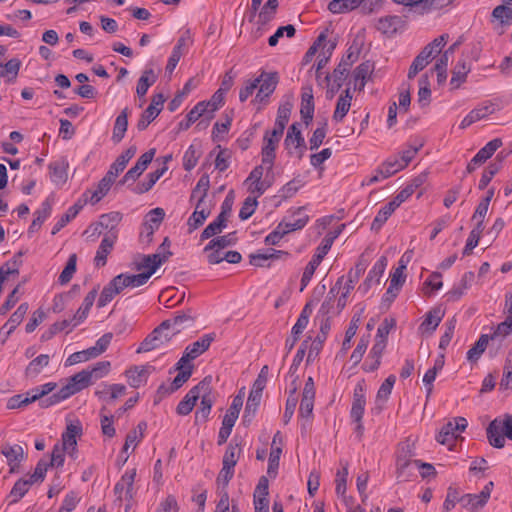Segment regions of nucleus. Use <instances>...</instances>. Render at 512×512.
Wrapping results in <instances>:
<instances>
[{"label":"nucleus","instance_id":"obj_1","mask_svg":"<svg viewBox=\"0 0 512 512\" xmlns=\"http://www.w3.org/2000/svg\"><path fill=\"white\" fill-rule=\"evenodd\" d=\"M486 433L491 446L503 448L505 437L512 440V415L505 414L502 418H495L488 425Z\"/></svg>","mask_w":512,"mask_h":512},{"label":"nucleus","instance_id":"obj_2","mask_svg":"<svg viewBox=\"0 0 512 512\" xmlns=\"http://www.w3.org/2000/svg\"><path fill=\"white\" fill-rule=\"evenodd\" d=\"M280 77L278 72H266L262 70L257 78H255L256 87L258 91L254 98V102L264 103L268 102L269 97L274 93Z\"/></svg>","mask_w":512,"mask_h":512},{"label":"nucleus","instance_id":"obj_3","mask_svg":"<svg viewBox=\"0 0 512 512\" xmlns=\"http://www.w3.org/2000/svg\"><path fill=\"white\" fill-rule=\"evenodd\" d=\"M467 424V420L464 417L453 418L441 428L436 440L442 445H447L452 450L454 442L460 438V433L466 429Z\"/></svg>","mask_w":512,"mask_h":512},{"label":"nucleus","instance_id":"obj_4","mask_svg":"<svg viewBox=\"0 0 512 512\" xmlns=\"http://www.w3.org/2000/svg\"><path fill=\"white\" fill-rule=\"evenodd\" d=\"M164 102L165 96L162 93H157L152 96L150 105L144 110L138 120L137 129L139 131L147 129L149 124L156 119L163 109Z\"/></svg>","mask_w":512,"mask_h":512},{"label":"nucleus","instance_id":"obj_5","mask_svg":"<svg viewBox=\"0 0 512 512\" xmlns=\"http://www.w3.org/2000/svg\"><path fill=\"white\" fill-rule=\"evenodd\" d=\"M201 382H207V389H201V402L200 407L197 409L195 413V421L204 423L208 420L211 408L215 401V397L212 393L211 387L212 377L207 376Z\"/></svg>","mask_w":512,"mask_h":512},{"label":"nucleus","instance_id":"obj_6","mask_svg":"<svg viewBox=\"0 0 512 512\" xmlns=\"http://www.w3.org/2000/svg\"><path fill=\"white\" fill-rule=\"evenodd\" d=\"M282 136H274V132L266 131L263 138V147L261 150L262 163L267 165V173L273 169L276 158V148Z\"/></svg>","mask_w":512,"mask_h":512},{"label":"nucleus","instance_id":"obj_7","mask_svg":"<svg viewBox=\"0 0 512 512\" xmlns=\"http://www.w3.org/2000/svg\"><path fill=\"white\" fill-rule=\"evenodd\" d=\"M92 385L90 375L82 370L68 378L67 384L60 391L66 399Z\"/></svg>","mask_w":512,"mask_h":512},{"label":"nucleus","instance_id":"obj_8","mask_svg":"<svg viewBox=\"0 0 512 512\" xmlns=\"http://www.w3.org/2000/svg\"><path fill=\"white\" fill-rule=\"evenodd\" d=\"M365 271V265L357 263L353 270L347 274V280L344 285H341L342 291L337 301V308L341 311L347 303V298L350 292L354 289L355 283L358 282L359 278Z\"/></svg>","mask_w":512,"mask_h":512},{"label":"nucleus","instance_id":"obj_9","mask_svg":"<svg viewBox=\"0 0 512 512\" xmlns=\"http://www.w3.org/2000/svg\"><path fill=\"white\" fill-rule=\"evenodd\" d=\"M284 145L286 149L289 150V154H292V151L290 149L291 147H294L298 159H302L307 147L305 139L300 131L299 123H293L288 128L287 135L284 140Z\"/></svg>","mask_w":512,"mask_h":512},{"label":"nucleus","instance_id":"obj_10","mask_svg":"<svg viewBox=\"0 0 512 512\" xmlns=\"http://www.w3.org/2000/svg\"><path fill=\"white\" fill-rule=\"evenodd\" d=\"M502 144L503 142L500 138H495L489 141L468 163L466 167L467 173H472L477 166H480L486 162V160H488L496 152V150L502 146Z\"/></svg>","mask_w":512,"mask_h":512},{"label":"nucleus","instance_id":"obj_11","mask_svg":"<svg viewBox=\"0 0 512 512\" xmlns=\"http://www.w3.org/2000/svg\"><path fill=\"white\" fill-rule=\"evenodd\" d=\"M165 328H161V324L156 327L139 345L137 353H144L159 348L171 339V335L163 334Z\"/></svg>","mask_w":512,"mask_h":512},{"label":"nucleus","instance_id":"obj_12","mask_svg":"<svg viewBox=\"0 0 512 512\" xmlns=\"http://www.w3.org/2000/svg\"><path fill=\"white\" fill-rule=\"evenodd\" d=\"M357 58L358 53L353 52L352 47H350L347 50L346 55L342 57L338 66L334 69L332 76L334 78V83L336 84V90H338L342 86L343 82L345 81L348 75L350 67L357 60Z\"/></svg>","mask_w":512,"mask_h":512},{"label":"nucleus","instance_id":"obj_13","mask_svg":"<svg viewBox=\"0 0 512 512\" xmlns=\"http://www.w3.org/2000/svg\"><path fill=\"white\" fill-rule=\"evenodd\" d=\"M494 483L492 481L488 482L482 491L479 494H465L460 498V502L462 506L467 508L470 507L472 509L482 508L488 502L491 492L493 490Z\"/></svg>","mask_w":512,"mask_h":512},{"label":"nucleus","instance_id":"obj_14","mask_svg":"<svg viewBox=\"0 0 512 512\" xmlns=\"http://www.w3.org/2000/svg\"><path fill=\"white\" fill-rule=\"evenodd\" d=\"M201 389H207V382H199L196 386L189 390V392L177 405V414L186 416L193 410L197 400L200 398Z\"/></svg>","mask_w":512,"mask_h":512},{"label":"nucleus","instance_id":"obj_15","mask_svg":"<svg viewBox=\"0 0 512 512\" xmlns=\"http://www.w3.org/2000/svg\"><path fill=\"white\" fill-rule=\"evenodd\" d=\"M154 155L155 149H150L144 154H142L138 158L136 164L126 172V174L119 183L124 184L129 181L134 182L147 169L148 165L152 162Z\"/></svg>","mask_w":512,"mask_h":512},{"label":"nucleus","instance_id":"obj_16","mask_svg":"<svg viewBox=\"0 0 512 512\" xmlns=\"http://www.w3.org/2000/svg\"><path fill=\"white\" fill-rule=\"evenodd\" d=\"M195 322V316L191 315L188 311L178 312L173 318L164 320L161 323V328L166 330L172 328L174 332L172 335L180 333L181 330L191 327Z\"/></svg>","mask_w":512,"mask_h":512},{"label":"nucleus","instance_id":"obj_17","mask_svg":"<svg viewBox=\"0 0 512 512\" xmlns=\"http://www.w3.org/2000/svg\"><path fill=\"white\" fill-rule=\"evenodd\" d=\"M136 476V469L126 471L121 479L116 483L114 487V493L118 499H122V492L125 489V499L130 502L134 497V481Z\"/></svg>","mask_w":512,"mask_h":512},{"label":"nucleus","instance_id":"obj_18","mask_svg":"<svg viewBox=\"0 0 512 512\" xmlns=\"http://www.w3.org/2000/svg\"><path fill=\"white\" fill-rule=\"evenodd\" d=\"M88 202V191H86L78 201L72 205L65 214L57 221L52 229V235L57 234L62 228H64L72 219H74L78 213Z\"/></svg>","mask_w":512,"mask_h":512},{"label":"nucleus","instance_id":"obj_19","mask_svg":"<svg viewBox=\"0 0 512 512\" xmlns=\"http://www.w3.org/2000/svg\"><path fill=\"white\" fill-rule=\"evenodd\" d=\"M264 169L267 170V165H258L254 167V169L250 172L248 178L245 180V182H252L251 187L249 188V191L251 193H256L257 197L264 194V192L270 187L271 182H267L266 180H262Z\"/></svg>","mask_w":512,"mask_h":512},{"label":"nucleus","instance_id":"obj_20","mask_svg":"<svg viewBox=\"0 0 512 512\" xmlns=\"http://www.w3.org/2000/svg\"><path fill=\"white\" fill-rule=\"evenodd\" d=\"M189 42H191L190 33L186 31L177 41V44L174 46L173 51L168 59L166 65V71L172 73L179 63L181 57L187 52V47Z\"/></svg>","mask_w":512,"mask_h":512},{"label":"nucleus","instance_id":"obj_21","mask_svg":"<svg viewBox=\"0 0 512 512\" xmlns=\"http://www.w3.org/2000/svg\"><path fill=\"white\" fill-rule=\"evenodd\" d=\"M387 258L385 256H381L377 262L373 265L372 269L369 271L364 282L359 286L358 290L366 293L372 286L373 282L380 283L381 277L387 267Z\"/></svg>","mask_w":512,"mask_h":512},{"label":"nucleus","instance_id":"obj_22","mask_svg":"<svg viewBox=\"0 0 512 512\" xmlns=\"http://www.w3.org/2000/svg\"><path fill=\"white\" fill-rule=\"evenodd\" d=\"M122 218V213L118 211L102 214L99 217V221L96 224L91 225L90 228L94 227V232H97L98 228L101 227L108 230V234L106 236H112V233L117 234V226L122 221Z\"/></svg>","mask_w":512,"mask_h":512},{"label":"nucleus","instance_id":"obj_23","mask_svg":"<svg viewBox=\"0 0 512 512\" xmlns=\"http://www.w3.org/2000/svg\"><path fill=\"white\" fill-rule=\"evenodd\" d=\"M1 453L7 458L10 473H15L19 468L20 462L24 459L23 447L18 444H5L2 446Z\"/></svg>","mask_w":512,"mask_h":512},{"label":"nucleus","instance_id":"obj_24","mask_svg":"<svg viewBox=\"0 0 512 512\" xmlns=\"http://www.w3.org/2000/svg\"><path fill=\"white\" fill-rule=\"evenodd\" d=\"M151 276L152 274L149 271L133 275L119 274L115 277V282H118L122 289L126 287H139L146 284Z\"/></svg>","mask_w":512,"mask_h":512},{"label":"nucleus","instance_id":"obj_25","mask_svg":"<svg viewBox=\"0 0 512 512\" xmlns=\"http://www.w3.org/2000/svg\"><path fill=\"white\" fill-rule=\"evenodd\" d=\"M153 367L146 366H133L126 370L125 374L128 378L129 385L134 388H138L147 381V377L150 373V370Z\"/></svg>","mask_w":512,"mask_h":512},{"label":"nucleus","instance_id":"obj_26","mask_svg":"<svg viewBox=\"0 0 512 512\" xmlns=\"http://www.w3.org/2000/svg\"><path fill=\"white\" fill-rule=\"evenodd\" d=\"M117 239L116 233H112V236H105L96 252V256L94 258L95 265L97 267H102L106 265L107 256L111 253L114 243Z\"/></svg>","mask_w":512,"mask_h":512},{"label":"nucleus","instance_id":"obj_27","mask_svg":"<svg viewBox=\"0 0 512 512\" xmlns=\"http://www.w3.org/2000/svg\"><path fill=\"white\" fill-rule=\"evenodd\" d=\"M412 452L410 446H402L397 456V478L401 481L407 480L406 469L414 464V460H411Z\"/></svg>","mask_w":512,"mask_h":512},{"label":"nucleus","instance_id":"obj_28","mask_svg":"<svg viewBox=\"0 0 512 512\" xmlns=\"http://www.w3.org/2000/svg\"><path fill=\"white\" fill-rule=\"evenodd\" d=\"M403 24L404 21L400 16L388 15L378 19L376 28L383 34L391 36L395 34Z\"/></svg>","mask_w":512,"mask_h":512},{"label":"nucleus","instance_id":"obj_29","mask_svg":"<svg viewBox=\"0 0 512 512\" xmlns=\"http://www.w3.org/2000/svg\"><path fill=\"white\" fill-rule=\"evenodd\" d=\"M215 333L203 335L200 339L186 347V351L190 353V359H196L198 356L207 351L211 343L215 340Z\"/></svg>","mask_w":512,"mask_h":512},{"label":"nucleus","instance_id":"obj_30","mask_svg":"<svg viewBox=\"0 0 512 512\" xmlns=\"http://www.w3.org/2000/svg\"><path fill=\"white\" fill-rule=\"evenodd\" d=\"M97 293L98 289L94 288L85 296L82 306L77 310L71 319L73 321V327L78 326L87 318L89 311L94 304Z\"/></svg>","mask_w":512,"mask_h":512},{"label":"nucleus","instance_id":"obj_31","mask_svg":"<svg viewBox=\"0 0 512 512\" xmlns=\"http://www.w3.org/2000/svg\"><path fill=\"white\" fill-rule=\"evenodd\" d=\"M444 314L445 312L441 307H435L431 309L428 313H426L425 319L421 323L419 329L423 332L432 333L440 324Z\"/></svg>","mask_w":512,"mask_h":512},{"label":"nucleus","instance_id":"obj_32","mask_svg":"<svg viewBox=\"0 0 512 512\" xmlns=\"http://www.w3.org/2000/svg\"><path fill=\"white\" fill-rule=\"evenodd\" d=\"M512 0H503V4L496 6L492 11V18L501 28L512 23Z\"/></svg>","mask_w":512,"mask_h":512},{"label":"nucleus","instance_id":"obj_33","mask_svg":"<svg viewBox=\"0 0 512 512\" xmlns=\"http://www.w3.org/2000/svg\"><path fill=\"white\" fill-rule=\"evenodd\" d=\"M52 212V204L50 199H46L42 205L41 208L35 211L34 213V219L28 229V234L31 235L35 232H37L44 221L51 215Z\"/></svg>","mask_w":512,"mask_h":512},{"label":"nucleus","instance_id":"obj_34","mask_svg":"<svg viewBox=\"0 0 512 512\" xmlns=\"http://www.w3.org/2000/svg\"><path fill=\"white\" fill-rule=\"evenodd\" d=\"M292 110V104L287 102L279 106L277 111V117L275 120L274 128L272 132H274V136H282L286 124L289 121L290 114Z\"/></svg>","mask_w":512,"mask_h":512},{"label":"nucleus","instance_id":"obj_35","mask_svg":"<svg viewBox=\"0 0 512 512\" xmlns=\"http://www.w3.org/2000/svg\"><path fill=\"white\" fill-rule=\"evenodd\" d=\"M48 168L52 182L55 184H63L67 181L68 162L65 159L51 162Z\"/></svg>","mask_w":512,"mask_h":512},{"label":"nucleus","instance_id":"obj_36","mask_svg":"<svg viewBox=\"0 0 512 512\" xmlns=\"http://www.w3.org/2000/svg\"><path fill=\"white\" fill-rule=\"evenodd\" d=\"M128 116L129 109L126 107L116 117L112 134V140L114 143H119L124 138L128 127Z\"/></svg>","mask_w":512,"mask_h":512},{"label":"nucleus","instance_id":"obj_37","mask_svg":"<svg viewBox=\"0 0 512 512\" xmlns=\"http://www.w3.org/2000/svg\"><path fill=\"white\" fill-rule=\"evenodd\" d=\"M374 70V63L365 61L358 65L353 72L355 80V88L362 90L365 87L366 80L370 77Z\"/></svg>","mask_w":512,"mask_h":512},{"label":"nucleus","instance_id":"obj_38","mask_svg":"<svg viewBox=\"0 0 512 512\" xmlns=\"http://www.w3.org/2000/svg\"><path fill=\"white\" fill-rule=\"evenodd\" d=\"M82 435V426L78 422L77 424H68L66 427L65 432L62 434V447L65 449L73 448V450H76L77 446V436Z\"/></svg>","mask_w":512,"mask_h":512},{"label":"nucleus","instance_id":"obj_39","mask_svg":"<svg viewBox=\"0 0 512 512\" xmlns=\"http://www.w3.org/2000/svg\"><path fill=\"white\" fill-rule=\"evenodd\" d=\"M470 70V65L466 60H459L452 71V77L450 80V85L452 86V88L456 89L462 83H464L466 81L467 74L470 72Z\"/></svg>","mask_w":512,"mask_h":512},{"label":"nucleus","instance_id":"obj_40","mask_svg":"<svg viewBox=\"0 0 512 512\" xmlns=\"http://www.w3.org/2000/svg\"><path fill=\"white\" fill-rule=\"evenodd\" d=\"M167 167L163 166L161 168H158L157 170L150 172L146 179L140 183H138L133 191L136 194H143L148 192L152 187L155 185V183L162 177V175L166 172Z\"/></svg>","mask_w":512,"mask_h":512},{"label":"nucleus","instance_id":"obj_41","mask_svg":"<svg viewBox=\"0 0 512 512\" xmlns=\"http://www.w3.org/2000/svg\"><path fill=\"white\" fill-rule=\"evenodd\" d=\"M450 3V0H416L414 8L415 12L424 15L435 10L443 9Z\"/></svg>","mask_w":512,"mask_h":512},{"label":"nucleus","instance_id":"obj_42","mask_svg":"<svg viewBox=\"0 0 512 512\" xmlns=\"http://www.w3.org/2000/svg\"><path fill=\"white\" fill-rule=\"evenodd\" d=\"M396 382L395 375H389L385 381L381 384L377 396H376V404L379 411L383 409V405L387 402L389 399V396L392 392L393 386Z\"/></svg>","mask_w":512,"mask_h":512},{"label":"nucleus","instance_id":"obj_43","mask_svg":"<svg viewBox=\"0 0 512 512\" xmlns=\"http://www.w3.org/2000/svg\"><path fill=\"white\" fill-rule=\"evenodd\" d=\"M122 287L118 282H115V277L103 288L97 302L98 308L106 306L115 295L122 291Z\"/></svg>","mask_w":512,"mask_h":512},{"label":"nucleus","instance_id":"obj_44","mask_svg":"<svg viewBox=\"0 0 512 512\" xmlns=\"http://www.w3.org/2000/svg\"><path fill=\"white\" fill-rule=\"evenodd\" d=\"M156 80L157 75L154 73V70L151 68L145 69L137 82L136 93L138 97H144L149 87L152 86Z\"/></svg>","mask_w":512,"mask_h":512},{"label":"nucleus","instance_id":"obj_45","mask_svg":"<svg viewBox=\"0 0 512 512\" xmlns=\"http://www.w3.org/2000/svg\"><path fill=\"white\" fill-rule=\"evenodd\" d=\"M261 399L262 392L251 389L245 406L243 416L244 422L251 421V419L255 416V413L260 405Z\"/></svg>","mask_w":512,"mask_h":512},{"label":"nucleus","instance_id":"obj_46","mask_svg":"<svg viewBox=\"0 0 512 512\" xmlns=\"http://www.w3.org/2000/svg\"><path fill=\"white\" fill-rule=\"evenodd\" d=\"M34 482H30V478H20L18 479L14 486L12 487L9 498H11L10 504H15L19 502L29 491L30 486L33 485Z\"/></svg>","mask_w":512,"mask_h":512},{"label":"nucleus","instance_id":"obj_47","mask_svg":"<svg viewBox=\"0 0 512 512\" xmlns=\"http://www.w3.org/2000/svg\"><path fill=\"white\" fill-rule=\"evenodd\" d=\"M512 334V317H507L505 321L499 323L494 330L492 335H489V339L494 345L498 341L497 348L501 346V341Z\"/></svg>","mask_w":512,"mask_h":512},{"label":"nucleus","instance_id":"obj_48","mask_svg":"<svg viewBox=\"0 0 512 512\" xmlns=\"http://www.w3.org/2000/svg\"><path fill=\"white\" fill-rule=\"evenodd\" d=\"M364 0H332L328 9L333 14L346 13L358 8Z\"/></svg>","mask_w":512,"mask_h":512},{"label":"nucleus","instance_id":"obj_49","mask_svg":"<svg viewBox=\"0 0 512 512\" xmlns=\"http://www.w3.org/2000/svg\"><path fill=\"white\" fill-rule=\"evenodd\" d=\"M0 67L3 68L1 76L5 78L6 82L12 83L17 79L21 61L18 58H12L5 64L0 62Z\"/></svg>","mask_w":512,"mask_h":512},{"label":"nucleus","instance_id":"obj_50","mask_svg":"<svg viewBox=\"0 0 512 512\" xmlns=\"http://www.w3.org/2000/svg\"><path fill=\"white\" fill-rule=\"evenodd\" d=\"M489 341V335L482 334L476 343L468 350L467 352V360L474 363L477 362L481 355L486 350Z\"/></svg>","mask_w":512,"mask_h":512},{"label":"nucleus","instance_id":"obj_51","mask_svg":"<svg viewBox=\"0 0 512 512\" xmlns=\"http://www.w3.org/2000/svg\"><path fill=\"white\" fill-rule=\"evenodd\" d=\"M238 238L236 232H231L223 236L213 238L204 248V251H209L213 248H222L233 246L236 244Z\"/></svg>","mask_w":512,"mask_h":512},{"label":"nucleus","instance_id":"obj_52","mask_svg":"<svg viewBox=\"0 0 512 512\" xmlns=\"http://www.w3.org/2000/svg\"><path fill=\"white\" fill-rule=\"evenodd\" d=\"M28 309V303H21L16 309V311L10 316L8 321L2 326L0 333H2L8 326H10V331H14L23 321Z\"/></svg>","mask_w":512,"mask_h":512},{"label":"nucleus","instance_id":"obj_53","mask_svg":"<svg viewBox=\"0 0 512 512\" xmlns=\"http://www.w3.org/2000/svg\"><path fill=\"white\" fill-rule=\"evenodd\" d=\"M228 220L222 216H217L201 233V240L209 239L215 235L220 234L227 226Z\"/></svg>","mask_w":512,"mask_h":512},{"label":"nucleus","instance_id":"obj_54","mask_svg":"<svg viewBox=\"0 0 512 512\" xmlns=\"http://www.w3.org/2000/svg\"><path fill=\"white\" fill-rule=\"evenodd\" d=\"M394 204L395 202L390 201L378 211L371 225L372 230L377 231L383 226L392 213L397 209Z\"/></svg>","mask_w":512,"mask_h":512},{"label":"nucleus","instance_id":"obj_55","mask_svg":"<svg viewBox=\"0 0 512 512\" xmlns=\"http://www.w3.org/2000/svg\"><path fill=\"white\" fill-rule=\"evenodd\" d=\"M50 357L47 354H41L33 359L25 369V375L27 377L37 376L44 367L49 364Z\"/></svg>","mask_w":512,"mask_h":512},{"label":"nucleus","instance_id":"obj_56","mask_svg":"<svg viewBox=\"0 0 512 512\" xmlns=\"http://www.w3.org/2000/svg\"><path fill=\"white\" fill-rule=\"evenodd\" d=\"M278 6V0H267L259 13V23L265 25L270 22L274 18Z\"/></svg>","mask_w":512,"mask_h":512},{"label":"nucleus","instance_id":"obj_57","mask_svg":"<svg viewBox=\"0 0 512 512\" xmlns=\"http://www.w3.org/2000/svg\"><path fill=\"white\" fill-rule=\"evenodd\" d=\"M76 264H77V255L71 254L68 258L66 266L63 271L59 275L58 281L61 285H65L72 279L74 273L76 272Z\"/></svg>","mask_w":512,"mask_h":512},{"label":"nucleus","instance_id":"obj_58","mask_svg":"<svg viewBox=\"0 0 512 512\" xmlns=\"http://www.w3.org/2000/svg\"><path fill=\"white\" fill-rule=\"evenodd\" d=\"M165 217V211L164 209L157 207L152 210H150L147 215L145 216V221L143 225L152 227L154 230H158L159 226L161 225L162 221Z\"/></svg>","mask_w":512,"mask_h":512},{"label":"nucleus","instance_id":"obj_59","mask_svg":"<svg viewBox=\"0 0 512 512\" xmlns=\"http://www.w3.org/2000/svg\"><path fill=\"white\" fill-rule=\"evenodd\" d=\"M136 151L137 149L135 146H131L126 149L112 163V169L118 170L121 173L125 169L128 162L134 157Z\"/></svg>","mask_w":512,"mask_h":512},{"label":"nucleus","instance_id":"obj_60","mask_svg":"<svg viewBox=\"0 0 512 512\" xmlns=\"http://www.w3.org/2000/svg\"><path fill=\"white\" fill-rule=\"evenodd\" d=\"M110 362L109 361H100L93 365L91 368L85 369L86 372L90 375V380L100 379L108 374L110 370Z\"/></svg>","mask_w":512,"mask_h":512},{"label":"nucleus","instance_id":"obj_61","mask_svg":"<svg viewBox=\"0 0 512 512\" xmlns=\"http://www.w3.org/2000/svg\"><path fill=\"white\" fill-rule=\"evenodd\" d=\"M92 358H96V355L91 348L74 352L66 359L65 366H72L81 362L88 361Z\"/></svg>","mask_w":512,"mask_h":512},{"label":"nucleus","instance_id":"obj_62","mask_svg":"<svg viewBox=\"0 0 512 512\" xmlns=\"http://www.w3.org/2000/svg\"><path fill=\"white\" fill-rule=\"evenodd\" d=\"M200 152L194 145H190L183 156V167L186 171H191L198 163Z\"/></svg>","mask_w":512,"mask_h":512},{"label":"nucleus","instance_id":"obj_63","mask_svg":"<svg viewBox=\"0 0 512 512\" xmlns=\"http://www.w3.org/2000/svg\"><path fill=\"white\" fill-rule=\"evenodd\" d=\"M500 170V163L499 162H491L483 171L481 179L479 181V189L484 190L494 175L498 173Z\"/></svg>","mask_w":512,"mask_h":512},{"label":"nucleus","instance_id":"obj_64","mask_svg":"<svg viewBox=\"0 0 512 512\" xmlns=\"http://www.w3.org/2000/svg\"><path fill=\"white\" fill-rule=\"evenodd\" d=\"M49 467H51V465L49 464L48 460L41 458L38 461L34 472L29 476L30 482L42 483L45 479L46 472Z\"/></svg>","mask_w":512,"mask_h":512}]
</instances>
